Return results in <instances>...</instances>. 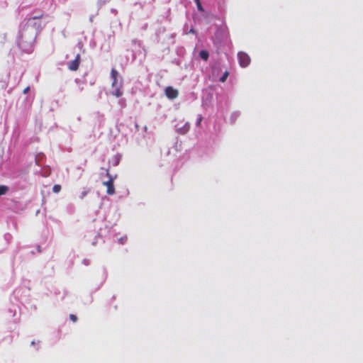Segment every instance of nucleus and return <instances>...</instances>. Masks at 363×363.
<instances>
[{
    "label": "nucleus",
    "mask_w": 363,
    "mask_h": 363,
    "mask_svg": "<svg viewBox=\"0 0 363 363\" xmlns=\"http://www.w3.org/2000/svg\"><path fill=\"white\" fill-rule=\"evenodd\" d=\"M199 56L201 59L206 61L208 59L209 55L206 50H201L199 53Z\"/></svg>",
    "instance_id": "nucleus-7"
},
{
    "label": "nucleus",
    "mask_w": 363,
    "mask_h": 363,
    "mask_svg": "<svg viewBox=\"0 0 363 363\" xmlns=\"http://www.w3.org/2000/svg\"><path fill=\"white\" fill-rule=\"evenodd\" d=\"M9 191V187L5 185H0V196L5 195Z\"/></svg>",
    "instance_id": "nucleus-8"
},
{
    "label": "nucleus",
    "mask_w": 363,
    "mask_h": 363,
    "mask_svg": "<svg viewBox=\"0 0 363 363\" xmlns=\"http://www.w3.org/2000/svg\"><path fill=\"white\" fill-rule=\"evenodd\" d=\"M29 90H30V87H29V86H27L26 88H25V89H23V93L24 94H27V93L29 91Z\"/></svg>",
    "instance_id": "nucleus-16"
},
{
    "label": "nucleus",
    "mask_w": 363,
    "mask_h": 363,
    "mask_svg": "<svg viewBox=\"0 0 363 363\" xmlns=\"http://www.w3.org/2000/svg\"><path fill=\"white\" fill-rule=\"evenodd\" d=\"M229 75V72L228 71H225L223 76L220 77V81L221 82H225Z\"/></svg>",
    "instance_id": "nucleus-9"
},
{
    "label": "nucleus",
    "mask_w": 363,
    "mask_h": 363,
    "mask_svg": "<svg viewBox=\"0 0 363 363\" xmlns=\"http://www.w3.org/2000/svg\"><path fill=\"white\" fill-rule=\"evenodd\" d=\"M81 57L79 54H77L74 60H72L68 64V68L71 71H77L79 69L80 64Z\"/></svg>",
    "instance_id": "nucleus-4"
},
{
    "label": "nucleus",
    "mask_w": 363,
    "mask_h": 363,
    "mask_svg": "<svg viewBox=\"0 0 363 363\" xmlns=\"http://www.w3.org/2000/svg\"><path fill=\"white\" fill-rule=\"evenodd\" d=\"M43 16V14H40V15L37 16H33V17H32V18L28 19V22L30 21L31 20L39 19V18H42Z\"/></svg>",
    "instance_id": "nucleus-14"
},
{
    "label": "nucleus",
    "mask_w": 363,
    "mask_h": 363,
    "mask_svg": "<svg viewBox=\"0 0 363 363\" xmlns=\"http://www.w3.org/2000/svg\"><path fill=\"white\" fill-rule=\"evenodd\" d=\"M238 58L239 64L242 67H247L250 63V57L244 52H239L238 53Z\"/></svg>",
    "instance_id": "nucleus-1"
},
{
    "label": "nucleus",
    "mask_w": 363,
    "mask_h": 363,
    "mask_svg": "<svg viewBox=\"0 0 363 363\" xmlns=\"http://www.w3.org/2000/svg\"><path fill=\"white\" fill-rule=\"evenodd\" d=\"M202 119H203V118L201 116H199V118H198L197 123H196L197 126L200 125Z\"/></svg>",
    "instance_id": "nucleus-15"
},
{
    "label": "nucleus",
    "mask_w": 363,
    "mask_h": 363,
    "mask_svg": "<svg viewBox=\"0 0 363 363\" xmlns=\"http://www.w3.org/2000/svg\"><path fill=\"white\" fill-rule=\"evenodd\" d=\"M87 194H88V191H83L81 193V194H80V196H79V198H80L81 199H84V198L87 195Z\"/></svg>",
    "instance_id": "nucleus-13"
},
{
    "label": "nucleus",
    "mask_w": 363,
    "mask_h": 363,
    "mask_svg": "<svg viewBox=\"0 0 363 363\" xmlns=\"http://www.w3.org/2000/svg\"><path fill=\"white\" fill-rule=\"evenodd\" d=\"M164 93L166 96L169 99H176L178 95L179 92L178 90L176 89H174L172 86H167Z\"/></svg>",
    "instance_id": "nucleus-3"
},
{
    "label": "nucleus",
    "mask_w": 363,
    "mask_h": 363,
    "mask_svg": "<svg viewBox=\"0 0 363 363\" xmlns=\"http://www.w3.org/2000/svg\"><path fill=\"white\" fill-rule=\"evenodd\" d=\"M118 76H119L118 72L116 69L113 68L111 72V77L113 80L112 86H116L117 84H120L118 82Z\"/></svg>",
    "instance_id": "nucleus-5"
},
{
    "label": "nucleus",
    "mask_w": 363,
    "mask_h": 363,
    "mask_svg": "<svg viewBox=\"0 0 363 363\" xmlns=\"http://www.w3.org/2000/svg\"><path fill=\"white\" fill-rule=\"evenodd\" d=\"M106 174L107 176L109 177V179L108 181L107 182H104L103 183V184L104 186H106L107 189H106V193L108 195H113L115 194V188H114V186H113V178L111 177L108 171H107L106 172Z\"/></svg>",
    "instance_id": "nucleus-2"
},
{
    "label": "nucleus",
    "mask_w": 363,
    "mask_h": 363,
    "mask_svg": "<svg viewBox=\"0 0 363 363\" xmlns=\"http://www.w3.org/2000/svg\"><path fill=\"white\" fill-rule=\"evenodd\" d=\"M194 1L196 4L198 10L203 12L204 11V9L201 4L200 0H194Z\"/></svg>",
    "instance_id": "nucleus-10"
},
{
    "label": "nucleus",
    "mask_w": 363,
    "mask_h": 363,
    "mask_svg": "<svg viewBox=\"0 0 363 363\" xmlns=\"http://www.w3.org/2000/svg\"><path fill=\"white\" fill-rule=\"evenodd\" d=\"M69 318L74 323L77 321V315H75L74 314H70L69 315Z\"/></svg>",
    "instance_id": "nucleus-12"
},
{
    "label": "nucleus",
    "mask_w": 363,
    "mask_h": 363,
    "mask_svg": "<svg viewBox=\"0 0 363 363\" xmlns=\"http://www.w3.org/2000/svg\"><path fill=\"white\" fill-rule=\"evenodd\" d=\"M61 190V186L60 184H55L53 186L52 191L54 193H59Z\"/></svg>",
    "instance_id": "nucleus-11"
},
{
    "label": "nucleus",
    "mask_w": 363,
    "mask_h": 363,
    "mask_svg": "<svg viewBox=\"0 0 363 363\" xmlns=\"http://www.w3.org/2000/svg\"><path fill=\"white\" fill-rule=\"evenodd\" d=\"M112 87L114 89V91L113 92V94L116 96V97H119L122 96L123 92L121 91V84H118L116 86H112Z\"/></svg>",
    "instance_id": "nucleus-6"
}]
</instances>
